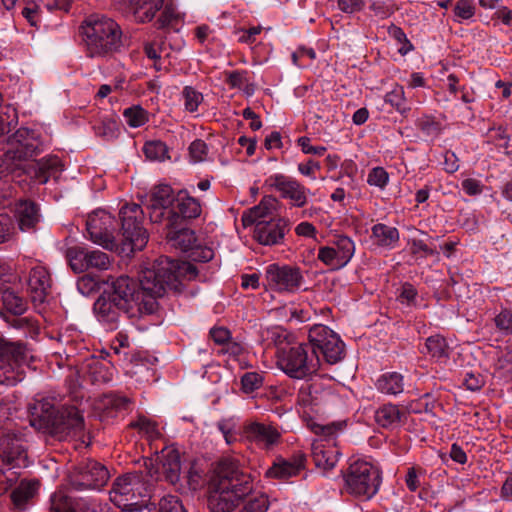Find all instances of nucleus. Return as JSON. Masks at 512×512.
<instances>
[{"mask_svg":"<svg viewBox=\"0 0 512 512\" xmlns=\"http://www.w3.org/2000/svg\"><path fill=\"white\" fill-rule=\"evenodd\" d=\"M197 276L194 264L161 256L153 268L141 272L138 282L126 275L109 276L110 291L106 295L120 304V310L128 318L135 316L136 312L152 314L158 309V298L166 293L181 294L185 288L184 281L194 280Z\"/></svg>","mask_w":512,"mask_h":512,"instance_id":"nucleus-1","label":"nucleus"},{"mask_svg":"<svg viewBox=\"0 0 512 512\" xmlns=\"http://www.w3.org/2000/svg\"><path fill=\"white\" fill-rule=\"evenodd\" d=\"M252 491L251 475L240 469L235 460L222 459L208 483V509L210 512H233Z\"/></svg>","mask_w":512,"mask_h":512,"instance_id":"nucleus-2","label":"nucleus"},{"mask_svg":"<svg viewBox=\"0 0 512 512\" xmlns=\"http://www.w3.org/2000/svg\"><path fill=\"white\" fill-rule=\"evenodd\" d=\"M29 413L33 427L58 440L84 429V418L75 406L57 407L52 400L41 399L29 405Z\"/></svg>","mask_w":512,"mask_h":512,"instance_id":"nucleus-3","label":"nucleus"},{"mask_svg":"<svg viewBox=\"0 0 512 512\" xmlns=\"http://www.w3.org/2000/svg\"><path fill=\"white\" fill-rule=\"evenodd\" d=\"M80 32L91 57L113 53L121 46L122 31L111 18L90 15L80 26Z\"/></svg>","mask_w":512,"mask_h":512,"instance_id":"nucleus-4","label":"nucleus"},{"mask_svg":"<svg viewBox=\"0 0 512 512\" xmlns=\"http://www.w3.org/2000/svg\"><path fill=\"white\" fill-rule=\"evenodd\" d=\"M121 229L117 233L118 253L129 256L142 250L148 242L147 230L143 227L144 212L139 204H125L119 211Z\"/></svg>","mask_w":512,"mask_h":512,"instance_id":"nucleus-5","label":"nucleus"},{"mask_svg":"<svg viewBox=\"0 0 512 512\" xmlns=\"http://www.w3.org/2000/svg\"><path fill=\"white\" fill-rule=\"evenodd\" d=\"M10 148L0 158V175L13 173L22 169V162L27 161L39 153V140L33 130L18 129L8 138Z\"/></svg>","mask_w":512,"mask_h":512,"instance_id":"nucleus-6","label":"nucleus"},{"mask_svg":"<svg viewBox=\"0 0 512 512\" xmlns=\"http://www.w3.org/2000/svg\"><path fill=\"white\" fill-rule=\"evenodd\" d=\"M348 493L355 496L372 497L380 485V473L377 468L366 461H355L343 474Z\"/></svg>","mask_w":512,"mask_h":512,"instance_id":"nucleus-7","label":"nucleus"},{"mask_svg":"<svg viewBox=\"0 0 512 512\" xmlns=\"http://www.w3.org/2000/svg\"><path fill=\"white\" fill-rule=\"evenodd\" d=\"M277 364L290 378L303 379L318 371L319 357L309 359L306 345L299 344L278 350Z\"/></svg>","mask_w":512,"mask_h":512,"instance_id":"nucleus-8","label":"nucleus"},{"mask_svg":"<svg viewBox=\"0 0 512 512\" xmlns=\"http://www.w3.org/2000/svg\"><path fill=\"white\" fill-rule=\"evenodd\" d=\"M70 486L76 491L99 489L108 479L107 468L95 460H85L72 468L68 475Z\"/></svg>","mask_w":512,"mask_h":512,"instance_id":"nucleus-9","label":"nucleus"},{"mask_svg":"<svg viewBox=\"0 0 512 512\" xmlns=\"http://www.w3.org/2000/svg\"><path fill=\"white\" fill-rule=\"evenodd\" d=\"M114 229V217L103 210L90 214L86 222V230L94 243L118 252V237L113 234Z\"/></svg>","mask_w":512,"mask_h":512,"instance_id":"nucleus-10","label":"nucleus"},{"mask_svg":"<svg viewBox=\"0 0 512 512\" xmlns=\"http://www.w3.org/2000/svg\"><path fill=\"white\" fill-rule=\"evenodd\" d=\"M266 279L275 291L294 292L300 287L303 276L296 266L271 264L266 270Z\"/></svg>","mask_w":512,"mask_h":512,"instance_id":"nucleus-11","label":"nucleus"},{"mask_svg":"<svg viewBox=\"0 0 512 512\" xmlns=\"http://www.w3.org/2000/svg\"><path fill=\"white\" fill-rule=\"evenodd\" d=\"M175 202L176 205L168 211V227L187 225L190 220L200 216V202L196 198L191 197L186 190H180L177 193Z\"/></svg>","mask_w":512,"mask_h":512,"instance_id":"nucleus-12","label":"nucleus"},{"mask_svg":"<svg viewBox=\"0 0 512 512\" xmlns=\"http://www.w3.org/2000/svg\"><path fill=\"white\" fill-rule=\"evenodd\" d=\"M0 458L12 467H26L28 465V455L22 436L15 433L2 435L0 438Z\"/></svg>","mask_w":512,"mask_h":512,"instance_id":"nucleus-13","label":"nucleus"},{"mask_svg":"<svg viewBox=\"0 0 512 512\" xmlns=\"http://www.w3.org/2000/svg\"><path fill=\"white\" fill-rule=\"evenodd\" d=\"M164 0H113L114 7L123 14H131L139 22L151 21Z\"/></svg>","mask_w":512,"mask_h":512,"instance_id":"nucleus-14","label":"nucleus"},{"mask_svg":"<svg viewBox=\"0 0 512 512\" xmlns=\"http://www.w3.org/2000/svg\"><path fill=\"white\" fill-rule=\"evenodd\" d=\"M287 231H289L288 220L271 217L255 225L253 236L260 244L272 246L281 243Z\"/></svg>","mask_w":512,"mask_h":512,"instance_id":"nucleus-15","label":"nucleus"},{"mask_svg":"<svg viewBox=\"0 0 512 512\" xmlns=\"http://www.w3.org/2000/svg\"><path fill=\"white\" fill-rule=\"evenodd\" d=\"M270 181V186L279 191L282 198L290 199L297 207L306 204V188L298 181L281 174L270 177Z\"/></svg>","mask_w":512,"mask_h":512,"instance_id":"nucleus-16","label":"nucleus"},{"mask_svg":"<svg viewBox=\"0 0 512 512\" xmlns=\"http://www.w3.org/2000/svg\"><path fill=\"white\" fill-rule=\"evenodd\" d=\"M244 433L246 438L265 448L276 445L280 440V433L271 425L259 422H252L245 426Z\"/></svg>","mask_w":512,"mask_h":512,"instance_id":"nucleus-17","label":"nucleus"},{"mask_svg":"<svg viewBox=\"0 0 512 512\" xmlns=\"http://www.w3.org/2000/svg\"><path fill=\"white\" fill-rule=\"evenodd\" d=\"M15 214L21 231H35L40 220V209L37 203L31 200H20L16 204Z\"/></svg>","mask_w":512,"mask_h":512,"instance_id":"nucleus-18","label":"nucleus"},{"mask_svg":"<svg viewBox=\"0 0 512 512\" xmlns=\"http://www.w3.org/2000/svg\"><path fill=\"white\" fill-rule=\"evenodd\" d=\"M28 287L34 303H43L51 287L49 272L42 266L31 269L28 278Z\"/></svg>","mask_w":512,"mask_h":512,"instance_id":"nucleus-19","label":"nucleus"},{"mask_svg":"<svg viewBox=\"0 0 512 512\" xmlns=\"http://www.w3.org/2000/svg\"><path fill=\"white\" fill-rule=\"evenodd\" d=\"M166 229V239L171 247L180 249L183 252L199 249L195 232L189 229L187 225L179 227H168L166 225Z\"/></svg>","mask_w":512,"mask_h":512,"instance_id":"nucleus-20","label":"nucleus"},{"mask_svg":"<svg viewBox=\"0 0 512 512\" xmlns=\"http://www.w3.org/2000/svg\"><path fill=\"white\" fill-rule=\"evenodd\" d=\"M158 459L165 480L173 485L178 483L181 475L180 453L176 449L165 448Z\"/></svg>","mask_w":512,"mask_h":512,"instance_id":"nucleus-21","label":"nucleus"},{"mask_svg":"<svg viewBox=\"0 0 512 512\" xmlns=\"http://www.w3.org/2000/svg\"><path fill=\"white\" fill-rule=\"evenodd\" d=\"M62 170V164L57 156L42 159L28 167L26 171L31 178L40 184H45L51 176Z\"/></svg>","mask_w":512,"mask_h":512,"instance_id":"nucleus-22","label":"nucleus"},{"mask_svg":"<svg viewBox=\"0 0 512 512\" xmlns=\"http://www.w3.org/2000/svg\"><path fill=\"white\" fill-rule=\"evenodd\" d=\"M304 461V455H299L294 462L279 458L265 471V477L282 480L295 476L304 467Z\"/></svg>","mask_w":512,"mask_h":512,"instance_id":"nucleus-23","label":"nucleus"},{"mask_svg":"<svg viewBox=\"0 0 512 512\" xmlns=\"http://www.w3.org/2000/svg\"><path fill=\"white\" fill-rule=\"evenodd\" d=\"M277 204V199L274 196H265L262 198L257 206L251 208L247 213L242 216V223L244 227L256 225L261 220L273 215V210Z\"/></svg>","mask_w":512,"mask_h":512,"instance_id":"nucleus-24","label":"nucleus"},{"mask_svg":"<svg viewBox=\"0 0 512 512\" xmlns=\"http://www.w3.org/2000/svg\"><path fill=\"white\" fill-rule=\"evenodd\" d=\"M105 291L94 303V311L103 321L108 323H117L120 320L123 310H120L116 301L106 295Z\"/></svg>","mask_w":512,"mask_h":512,"instance_id":"nucleus-25","label":"nucleus"},{"mask_svg":"<svg viewBox=\"0 0 512 512\" xmlns=\"http://www.w3.org/2000/svg\"><path fill=\"white\" fill-rule=\"evenodd\" d=\"M339 454V451L334 447H325L321 444H314L312 447V459L315 465L325 471L335 467Z\"/></svg>","mask_w":512,"mask_h":512,"instance_id":"nucleus-26","label":"nucleus"},{"mask_svg":"<svg viewBox=\"0 0 512 512\" xmlns=\"http://www.w3.org/2000/svg\"><path fill=\"white\" fill-rule=\"evenodd\" d=\"M328 339L317 348V354L320 352L327 363L335 364L344 357L345 345L337 334L331 335Z\"/></svg>","mask_w":512,"mask_h":512,"instance_id":"nucleus-27","label":"nucleus"},{"mask_svg":"<svg viewBox=\"0 0 512 512\" xmlns=\"http://www.w3.org/2000/svg\"><path fill=\"white\" fill-rule=\"evenodd\" d=\"M175 200L176 195H174L171 186L160 184L151 190L149 199L145 205L171 209Z\"/></svg>","mask_w":512,"mask_h":512,"instance_id":"nucleus-28","label":"nucleus"},{"mask_svg":"<svg viewBox=\"0 0 512 512\" xmlns=\"http://www.w3.org/2000/svg\"><path fill=\"white\" fill-rule=\"evenodd\" d=\"M2 295V306L9 313L13 315H22L27 310V301L19 296L11 288L5 286L4 291L0 292Z\"/></svg>","mask_w":512,"mask_h":512,"instance_id":"nucleus-29","label":"nucleus"},{"mask_svg":"<svg viewBox=\"0 0 512 512\" xmlns=\"http://www.w3.org/2000/svg\"><path fill=\"white\" fill-rule=\"evenodd\" d=\"M140 481V476L136 473H128L115 479L110 491L111 500L116 501L117 496H127L133 492V486Z\"/></svg>","mask_w":512,"mask_h":512,"instance_id":"nucleus-30","label":"nucleus"},{"mask_svg":"<svg viewBox=\"0 0 512 512\" xmlns=\"http://www.w3.org/2000/svg\"><path fill=\"white\" fill-rule=\"evenodd\" d=\"M377 387L386 394H399L403 391V376L397 372L383 374L377 381Z\"/></svg>","mask_w":512,"mask_h":512,"instance_id":"nucleus-31","label":"nucleus"},{"mask_svg":"<svg viewBox=\"0 0 512 512\" xmlns=\"http://www.w3.org/2000/svg\"><path fill=\"white\" fill-rule=\"evenodd\" d=\"M38 488V482L30 483V482H24L22 481L18 487H16L11 492V500L13 504L18 507L22 508L25 506V504L33 498V496L36 493V490Z\"/></svg>","mask_w":512,"mask_h":512,"instance_id":"nucleus-32","label":"nucleus"},{"mask_svg":"<svg viewBox=\"0 0 512 512\" xmlns=\"http://www.w3.org/2000/svg\"><path fill=\"white\" fill-rule=\"evenodd\" d=\"M131 403L126 396H120L114 393L103 394L98 399V408L103 411H121L127 409Z\"/></svg>","mask_w":512,"mask_h":512,"instance_id":"nucleus-33","label":"nucleus"},{"mask_svg":"<svg viewBox=\"0 0 512 512\" xmlns=\"http://www.w3.org/2000/svg\"><path fill=\"white\" fill-rule=\"evenodd\" d=\"M402 413L396 405L387 404L375 412V421L382 427H390L401 421Z\"/></svg>","mask_w":512,"mask_h":512,"instance_id":"nucleus-34","label":"nucleus"},{"mask_svg":"<svg viewBox=\"0 0 512 512\" xmlns=\"http://www.w3.org/2000/svg\"><path fill=\"white\" fill-rule=\"evenodd\" d=\"M18 124L17 110L6 105L0 109V137L7 135Z\"/></svg>","mask_w":512,"mask_h":512,"instance_id":"nucleus-35","label":"nucleus"},{"mask_svg":"<svg viewBox=\"0 0 512 512\" xmlns=\"http://www.w3.org/2000/svg\"><path fill=\"white\" fill-rule=\"evenodd\" d=\"M338 264L345 266L354 254L355 246L347 236H339L335 242Z\"/></svg>","mask_w":512,"mask_h":512,"instance_id":"nucleus-36","label":"nucleus"},{"mask_svg":"<svg viewBox=\"0 0 512 512\" xmlns=\"http://www.w3.org/2000/svg\"><path fill=\"white\" fill-rule=\"evenodd\" d=\"M335 334L331 329L323 325H315L309 330V342L312 346V353L315 357L317 356V348L321 346L326 340H329L328 337Z\"/></svg>","mask_w":512,"mask_h":512,"instance_id":"nucleus-37","label":"nucleus"},{"mask_svg":"<svg viewBox=\"0 0 512 512\" xmlns=\"http://www.w3.org/2000/svg\"><path fill=\"white\" fill-rule=\"evenodd\" d=\"M425 347L428 354L434 358H447L448 357V345L445 338L440 335H433L427 338Z\"/></svg>","mask_w":512,"mask_h":512,"instance_id":"nucleus-38","label":"nucleus"},{"mask_svg":"<svg viewBox=\"0 0 512 512\" xmlns=\"http://www.w3.org/2000/svg\"><path fill=\"white\" fill-rule=\"evenodd\" d=\"M123 116L131 127H140L148 121V113L139 105L129 107L124 110Z\"/></svg>","mask_w":512,"mask_h":512,"instance_id":"nucleus-39","label":"nucleus"},{"mask_svg":"<svg viewBox=\"0 0 512 512\" xmlns=\"http://www.w3.org/2000/svg\"><path fill=\"white\" fill-rule=\"evenodd\" d=\"M372 232L382 245H390L399 239L398 230L385 224H376Z\"/></svg>","mask_w":512,"mask_h":512,"instance_id":"nucleus-40","label":"nucleus"},{"mask_svg":"<svg viewBox=\"0 0 512 512\" xmlns=\"http://www.w3.org/2000/svg\"><path fill=\"white\" fill-rule=\"evenodd\" d=\"M270 506L269 498L266 494H259L249 499L239 512H267Z\"/></svg>","mask_w":512,"mask_h":512,"instance_id":"nucleus-41","label":"nucleus"},{"mask_svg":"<svg viewBox=\"0 0 512 512\" xmlns=\"http://www.w3.org/2000/svg\"><path fill=\"white\" fill-rule=\"evenodd\" d=\"M145 156L150 160H160L167 153V146L161 141L147 142L143 148Z\"/></svg>","mask_w":512,"mask_h":512,"instance_id":"nucleus-42","label":"nucleus"},{"mask_svg":"<svg viewBox=\"0 0 512 512\" xmlns=\"http://www.w3.org/2000/svg\"><path fill=\"white\" fill-rule=\"evenodd\" d=\"M85 257L84 248L82 247H71L67 250V258L71 269L75 273L84 272L83 259Z\"/></svg>","mask_w":512,"mask_h":512,"instance_id":"nucleus-43","label":"nucleus"},{"mask_svg":"<svg viewBox=\"0 0 512 512\" xmlns=\"http://www.w3.org/2000/svg\"><path fill=\"white\" fill-rule=\"evenodd\" d=\"M136 473L146 481L158 480L160 477L159 468L152 458H143V465L139 472Z\"/></svg>","mask_w":512,"mask_h":512,"instance_id":"nucleus-44","label":"nucleus"},{"mask_svg":"<svg viewBox=\"0 0 512 512\" xmlns=\"http://www.w3.org/2000/svg\"><path fill=\"white\" fill-rule=\"evenodd\" d=\"M263 383V377L256 372H247L241 378L242 390L245 393H251L260 388Z\"/></svg>","mask_w":512,"mask_h":512,"instance_id":"nucleus-45","label":"nucleus"},{"mask_svg":"<svg viewBox=\"0 0 512 512\" xmlns=\"http://www.w3.org/2000/svg\"><path fill=\"white\" fill-rule=\"evenodd\" d=\"M157 512H187L182 502L176 496H165L159 501Z\"/></svg>","mask_w":512,"mask_h":512,"instance_id":"nucleus-46","label":"nucleus"},{"mask_svg":"<svg viewBox=\"0 0 512 512\" xmlns=\"http://www.w3.org/2000/svg\"><path fill=\"white\" fill-rule=\"evenodd\" d=\"M99 288V281L90 274L80 277L77 281V289L83 295H89L96 292Z\"/></svg>","mask_w":512,"mask_h":512,"instance_id":"nucleus-47","label":"nucleus"},{"mask_svg":"<svg viewBox=\"0 0 512 512\" xmlns=\"http://www.w3.org/2000/svg\"><path fill=\"white\" fill-rule=\"evenodd\" d=\"M318 259L321 260L326 265L331 266L333 269L343 267V265L338 264V256L334 247H321L319 249Z\"/></svg>","mask_w":512,"mask_h":512,"instance_id":"nucleus-48","label":"nucleus"},{"mask_svg":"<svg viewBox=\"0 0 512 512\" xmlns=\"http://www.w3.org/2000/svg\"><path fill=\"white\" fill-rule=\"evenodd\" d=\"M183 95L185 98V108L189 112H194L197 110L199 104L203 100V96L201 93L196 92L191 87H185L183 91Z\"/></svg>","mask_w":512,"mask_h":512,"instance_id":"nucleus-49","label":"nucleus"},{"mask_svg":"<svg viewBox=\"0 0 512 512\" xmlns=\"http://www.w3.org/2000/svg\"><path fill=\"white\" fill-rule=\"evenodd\" d=\"M90 266L99 270H106L110 265L109 257L106 253L93 250L90 251Z\"/></svg>","mask_w":512,"mask_h":512,"instance_id":"nucleus-50","label":"nucleus"},{"mask_svg":"<svg viewBox=\"0 0 512 512\" xmlns=\"http://www.w3.org/2000/svg\"><path fill=\"white\" fill-rule=\"evenodd\" d=\"M389 179L388 173L382 167H376L368 175V183L383 188Z\"/></svg>","mask_w":512,"mask_h":512,"instance_id":"nucleus-51","label":"nucleus"},{"mask_svg":"<svg viewBox=\"0 0 512 512\" xmlns=\"http://www.w3.org/2000/svg\"><path fill=\"white\" fill-rule=\"evenodd\" d=\"M13 222L7 214H0V243L10 239L13 232Z\"/></svg>","mask_w":512,"mask_h":512,"instance_id":"nucleus-52","label":"nucleus"},{"mask_svg":"<svg viewBox=\"0 0 512 512\" xmlns=\"http://www.w3.org/2000/svg\"><path fill=\"white\" fill-rule=\"evenodd\" d=\"M130 428H137L149 435H153L157 432L156 423L146 418L145 416H139L138 419L129 424Z\"/></svg>","mask_w":512,"mask_h":512,"instance_id":"nucleus-53","label":"nucleus"},{"mask_svg":"<svg viewBox=\"0 0 512 512\" xmlns=\"http://www.w3.org/2000/svg\"><path fill=\"white\" fill-rule=\"evenodd\" d=\"M454 13L462 19H469L474 15V6L470 0H459L454 7Z\"/></svg>","mask_w":512,"mask_h":512,"instance_id":"nucleus-54","label":"nucleus"},{"mask_svg":"<svg viewBox=\"0 0 512 512\" xmlns=\"http://www.w3.org/2000/svg\"><path fill=\"white\" fill-rule=\"evenodd\" d=\"M496 327L503 331L512 329V311L504 309L494 319Z\"/></svg>","mask_w":512,"mask_h":512,"instance_id":"nucleus-55","label":"nucleus"},{"mask_svg":"<svg viewBox=\"0 0 512 512\" xmlns=\"http://www.w3.org/2000/svg\"><path fill=\"white\" fill-rule=\"evenodd\" d=\"M207 145L203 140H195L189 146V153L195 161L203 160L206 155Z\"/></svg>","mask_w":512,"mask_h":512,"instance_id":"nucleus-56","label":"nucleus"},{"mask_svg":"<svg viewBox=\"0 0 512 512\" xmlns=\"http://www.w3.org/2000/svg\"><path fill=\"white\" fill-rule=\"evenodd\" d=\"M210 336L216 344L224 345L229 342L231 333L225 327H214L210 330Z\"/></svg>","mask_w":512,"mask_h":512,"instance_id":"nucleus-57","label":"nucleus"},{"mask_svg":"<svg viewBox=\"0 0 512 512\" xmlns=\"http://www.w3.org/2000/svg\"><path fill=\"white\" fill-rule=\"evenodd\" d=\"M149 213V218L152 223H162L164 219L167 220L168 208H160L157 206L145 205Z\"/></svg>","mask_w":512,"mask_h":512,"instance_id":"nucleus-58","label":"nucleus"},{"mask_svg":"<svg viewBox=\"0 0 512 512\" xmlns=\"http://www.w3.org/2000/svg\"><path fill=\"white\" fill-rule=\"evenodd\" d=\"M497 367L503 376L512 379V353L507 352L502 358H499Z\"/></svg>","mask_w":512,"mask_h":512,"instance_id":"nucleus-59","label":"nucleus"},{"mask_svg":"<svg viewBox=\"0 0 512 512\" xmlns=\"http://www.w3.org/2000/svg\"><path fill=\"white\" fill-rule=\"evenodd\" d=\"M298 144L306 154L323 155L326 151V147L324 146H311L310 138L305 136L298 139Z\"/></svg>","mask_w":512,"mask_h":512,"instance_id":"nucleus-60","label":"nucleus"},{"mask_svg":"<svg viewBox=\"0 0 512 512\" xmlns=\"http://www.w3.org/2000/svg\"><path fill=\"white\" fill-rule=\"evenodd\" d=\"M176 19L177 18L173 12V9L171 7L166 6L162 11L160 17L156 21L157 28L162 29L168 27Z\"/></svg>","mask_w":512,"mask_h":512,"instance_id":"nucleus-61","label":"nucleus"},{"mask_svg":"<svg viewBox=\"0 0 512 512\" xmlns=\"http://www.w3.org/2000/svg\"><path fill=\"white\" fill-rule=\"evenodd\" d=\"M464 385L471 391H477L484 385V379L480 374L468 373L464 379Z\"/></svg>","mask_w":512,"mask_h":512,"instance_id":"nucleus-62","label":"nucleus"},{"mask_svg":"<svg viewBox=\"0 0 512 512\" xmlns=\"http://www.w3.org/2000/svg\"><path fill=\"white\" fill-rule=\"evenodd\" d=\"M362 0H338L339 8L346 13H353L362 7Z\"/></svg>","mask_w":512,"mask_h":512,"instance_id":"nucleus-63","label":"nucleus"},{"mask_svg":"<svg viewBox=\"0 0 512 512\" xmlns=\"http://www.w3.org/2000/svg\"><path fill=\"white\" fill-rule=\"evenodd\" d=\"M370 9L376 16L386 18L393 13V10L387 6L384 2L375 1L370 5Z\"/></svg>","mask_w":512,"mask_h":512,"instance_id":"nucleus-64","label":"nucleus"}]
</instances>
